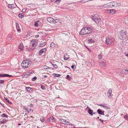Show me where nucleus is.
I'll return each mask as SVG.
<instances>
[{
    "mask_svg": "<svg viewBox=\"0 0 128 128\" xmlns=\"http://www.w3.org/2000/svg\"><path fill=\"white\" fill-rule=\"evenodd\" d=\"M92 29L88 27L83 28L80 32L79 34L81 36L90 34L92 32Z\"/></svg>",
    "mask_w": 128,
    "mask_h": 128,
    "instance_id": "1",
    "label": "nucleus"
},
{
    "mask_svg": "<svg viewBox=\"0 0 128 128\" xmlns=\"http://www.w3.org/2000/svg\"><path fill=\"white\" fill-rule=\"evenodd\" d=\"M126 32L124 30H121L118 34V38L121 40H125L127 38Z\"/></svg>",
    "mask_w": 128,
    "mask_h": 128,
    "instance_id": "2",
    "label": "nucleus"
},
{
    "mask_svg": "<svg viewBox=\"0 0 128 128\" xmlns=\"http://www.w3.org/2000/svg\"><path fill=\"white\" fill-rule=\"evenodd\" d=\"M114 40V38H112L107 37L106 38L105 44L108 45H109L113 42Z\"/></svg>",
    "mask_w": 128,
    "mask_h": 128,
    "instance_id": "3",
    "label": "nucleus"
},
{
    "mask_svg": "<svg viewBox=\"0 0 128 128\" xmlns=\"http://www.w3.org/2000/svg\"><path fill=\"white\" fill-rule=\"evenodd\" d=\"M34 40H32L31 41V44L30 45V49L33 50L37 45V42L35 41Z\"/></svg>",
    "mask_w": 128,
    "mask_h": 128,
    "instance_id": "4",
    "label": "nucleus"
},
{
    "mask_svg": "<svg viewBox=\"0 0 128 128\" xmlns=\"http://www.w3.org/2000/svg\"><path fill=\"white\" fill-rule=\"evenodd\" d=\"M30 65L31 64H30V63H27L24 61H23L21 64V66L24 68H27L28 66H30Z\"/></svg>",
    "mask_w": 128,
    "mask_h": 128,
    "instance_id": "5",
    "label": "nucleus"
},
{
    "mask_svg": "<svg viewBox=\"0 0 128 128\" xmlns=\"http://www.w3.org/2000/svg\"><path fill=\"white\" fill-rule=\"evenodd\" d=\"M104 57L102 54H99L98 55V58L99 60L98 61H102V60L104 59Z\"/></svg>",
    "mask_w": 128,
    "mask_h": 128,
    "instance_id": "6",
    "label": "nucleus"
},
{
    "mask_svg": "<svg viewBox=\"0 0 128 128\" xmlns=\"http://www.w3.org/2000/svg\"><path fill=\"white\" fill-rule=\"evenodd\" d=\"M46 51V48L42 49L39 51L38 52L39 54L40 55H41L42 54L44 53Z\"/></svg>",
    "mask_w": 128,
    "mask_h": 128,
    "instance_id": "7",
    "label": "nucleus"
},
{
    "mask_svg": "<svg viewBox=\"0 0 128 128\" xmlns=\"http://www.w3.org/2000/svg\"><path fill=\"white\" fill-rule=\"evenodd\" d=\"M12 76L11 75H9L8 74H0V77H10Z\"/></svg>",
    "mask_w": 128,
    "mask_h": 128,
    "instance_id": "8",
    "label": "nucleus"
},
{
    "mask_svg": "<svg viewBox=\"0 0 128 128\" xmlns=\"http://www.w3.org/2000/svg\"><path fill=\"white\" fill-rule=\"evenodd\" d=\"M104 61L105 60H104ZM100 63V64L101 66H102V67H104L106 66V63L105 61H102L100 62L98 61Z\"/></svg>",
    "mask_w": 128,
    "mask_h": 128,
    "instance_id": "9",
    "label": "nucleus"
},
{
    "mask_svg": "<svg viewBox=\"0 0 128 128\" xmlns=\"http://www.w3.org/2000/svg\"><path fill=\"white\" fill-rule=\"evenodd\" d=\"M116 12V10L114 9L110 10L109 11V14H114Z\"/></svg>",
    "mask_w": 128,
    "mask_h": 128,
    "instance_id": "10",
    "label": "nucleus"
},
{
    "mask_svg": "<svg viewBox=\"0 0 128 128\" xmlns=\"http://www.w3.org/2000/svg\"><path fill=\"white\" fill-rule=\"evenodd\" d=\"M46 42H42L41 41L40 43V44L39 45V47H42L44 46L46 44Z\"/></svg>",
    "mask_w": 128,
    "mask_h": 128,
    "instance_id": "11",
    "label": "nucleus"
},
{
    "mask_svg": "<svg viewBox=\"0 0 128 128\" xmlns=\"http://www.w3.org/2000/svg\"><path fill=\"white\" fill-rule=\"evenodd\" d=\"M52 20H53V18L52 17H49L47 19V21L51 23H52Z\"/></svg>",
    "mask_w": 128,
    "mask_h": 128,
    "instance_id": "12",
    "label": "nucleus"
},
{
    "mask_svg": "<svg viewBox=\"0 0 128 128\" xmlns=\"http://www.w3.org/2000/svg\"><path fill=\"white\" fill-rule=\"evenodd\" d=\"M112 90L110 89L108 92V96L109 98H110V96H111V94H112Z\"/></svg>",
    "mask_w": 128,
    "mask_h": 128,
    "instance_id": "13",
    "label": "nucleus"
},
{
    "mask_svg": "<svg viewBox=\"0 0 128 128\" xmlns=\"http://www.w3.org/2000/svg\"><path fill=\"white\" fill-rule=\"evenodd\" d=\"M109 115L108 114H107L106 115H105L103 117V118L104 120V121H105L107 120H108L109 118Z\"/></svg>",
    "mask_w": 128,
    "mask_h": 128,
    "instance_id": "14",
    "label": "nucleus"
},
{
    "mask_svg": "<svg viewBox=\"0 0 128 128\" xmlns=\"http://www.w3.org/2000/svg\"><path fill=\"white\" fill-rule=\"evenodd\" d=\"M97 112L99 114L101 115H104V112H103L102 110L100 109H98L97 111Z\"/></svg>",
    "mask_w": 128,
    "mask_h": 128,
    "instance_id": "15",
    "label": "nucleus"
},
{
    "mask_svg": "<svg viewBox=\"0 0 128 128\" xmlns=\"http://www.w3.org/2000/svg\"><path fill=\"white\" fill-rule=\"evenodd\" d=\"M26 89L28 91L30 92H32L33 90V89L32 88L29 87H26Z\"/></svg>",
    "mask_w": 128,
    "mask_h": 128,
    "instance_id": "16",
    "label": "nucleus"
},
{
    "mask_svg": "<svg viewBox=\"0 0 128 128\" xmlns=\"http://www.w3.org/2000/svg\"><path fill=\"white\" fill-rule=\"evenodd\" d=\"M88 112L91 115L93 116V111L91 110L90 108H89V109L88 110Z\"/></svg>",
    "mask_w": 128,
    "mask_h": 128,
    "instance_id": "17",
    "label": "nucleus"
},
{
    "mask_svg": "<svg viewBox=\"0 0 128 128\" xmlns=\"http://www.w3.org/2000/svg\"><path fill=\"white\" fill-rule=\"evenodd\" d=\"M67 54H64V60H66L68 59L69 58V56H67L66 57V56H67Z\"/></svg>",
    "mask_w": 128,
    "mask_h": 128,
    "instance_id": "18",
    "label": "nucleus"
},
{
    "mask_svg": "<svg viewBox=\"0 0 128 128\" xmlns=\"http://www.w3.org/2000/svg\"><path fill=\"white\" fill-rule=\"evenodd\" d=\"M23 45L22 43H20L19 46L18 48L20 49V50L22 51L23 50Z\"/></svg>",
    "mask_w": 128,
    "mask_h": 128,
    "instance_id": "19",
    "label": "nucleus"
},
{
    "mask_svg": "<svg viewBox=\"0 0 128 128\" xmlns=\"http://www.w3.org/2000/svg\"><path fill=\"white\" fill-rule=\"evenodd\" d=\"M16 27L17 29V30L19 32H20V30L19 28V26H18V23H16Z\"/></svg>",
    "mask_w": 128,
    "mask_h": 128,
    "instance_id": "20",
    "label": "nucleus"
},
{
    "mask_svg": "<svg viewBox=\"0 0 128 128\" xmlns=\"http://www.w3.org/2000/svg\"><path fill=\"white\" fill-rule=\"evenodd\" d=\"M97 16H96V20L97 22H96V23L98 24V23L99 22L100 20V18L97 15H96Z\"/></svg>",
    "mask_w": 128,
    "mask_h": 128,
    "instance_id": "21",
    "label": "nucleus"
},
{
    "mask_svg": "<svg viewBox=\"0 0 128 128\" xmlns=\"http://www.w3.org/2000/svg\"><path fill=\"white\" fill-rule=\"evenodd\" d=\"M23 61H24L26 63H30V64L32 63V61H31L30 59H26L25 60H24Z\"/></svg>",
    "mask_w": 128,
    "mask_h": 128,
    "instance_id": "22",
    "label": "nucleus"
},
{
    "mask_svg": "<svg viewBox=\"0 0 128 128\" xmlns=\"http://www.w3.org/2000/svg\"><path fill=\"white\" fill-rule=\"evenodd\" d=\"M94 41L92 39H89L88 40V43L91 44L94 43Z\"/></svg>",
    "mask_w": 128,
    "mask_h": 128,
    "instance_id": "23",
    "label": "nucleus"
},
{
    "mask_svg": "<svg viewBox=\"0 0 128 128\" xmlns=\"http://www.w3.org/2000/svg\"><path fill=\"white\" fill-rule=\"evenodd\" d=\"M66 120H64L63 119H61L60 120V122L63 124H65V122H66Z\"/></svg>",
    "mask_w": 128,
    "mask_h": 128,
    "instance_id": "24",
    "label": "nucleus"
},
{
    "mask_svg": "<svg viewBox=\"0 0 128 128\" xmlns=\"http://www.w3.org/2000/svg\"><path fill=\"white\" fill-rule=\"evenodd\" d=\"M24 15L23 14L20 13L18 14V16L20 18H22L24 16Z\"/></svg>",
    "mask_w": 128,
    "mask_h": 128,
    "instance_id": "25",
    "label": "nucleus"
},
{
    "mask_svg": "<svg viewBox=\"0 0 128 128\" xmlns=\"http://www.w3.org/2000/svg\"><path fill=\"white\" fill-rule=\"evenodd\" d=\"M96 16H97L96 15H94V16H92V20L94 21L95 19L96 18Z\"/></svg>",
    "mask_w": 128,
    "mask_h": 128,
    "instance_id": "26",
    "label": "nucleus"
},
{
    "mask_svg": "<svg viewBox=\"0 0 128 128\" xmlns=\"http://www.w3.org/2000/svg\"><path fill=\"white\" fill-rule=\"evenodd\" d=\"M102 6L103 8H109V6H108V5H107V4L104 5H103L102 6Z\"/></svg>",
    "mask_w": 128,
    "mask_h": 128,
    "instance_id": "27",
    "label": "nucleus"
},
{
    "mask_svg": "<svg viewBox=\"0 0 128 128\" xmlns=\"http://www.w3.org/2000/svg\"><path fill=\"white\" fill-rule=\"evenodd\" d=\"M115 3V2H110V5L112 7L116 6Z\"/></svg>",
    "mask_w": 128,
    "mask_h": 128,
    "instance_id": "28",
    "label": "nucleus"
},
{
    "mask_svg": "<svg viewBox=\"0 0 128 128\" xmlns=\"http://www.w3.org/2000/svg\"><path fill=\"white\" fill-rule=\"evenodd\" d=\"M66 79L69 80H70L72 79V78L70 76L68 75H67L66 76Z\"/></svg>",
    "mask_w": 128,
    "mask_h": 128,
    "instance_id": "29",
    "label": "nucleus"
},
{
    "mask_svg": "<svg viewBox=\"0 0 128 128\" xmlns=\"http://www.w3.org/2000/svg\"><path fill=\"white\" fill-rule=\"evenodd\" d=\"M1 116L2 117H5L6 118H7L8 117V116L6 115V114H2L1 115Z\"/></svg>",
    "mask_w": 128,
    "mask_h": 128,
    "instance_id": "30",
    "label": "nucleus"
},
{
    "mask_svg": "<svg viewBox=\"0 0 128 128\" xmlns=\"http://www.w3.org/2000/svg\"><path fill=\"white\" fill-rule=\"evenodd\" d=\"M12 4H8V7L10 8H12L14 7L13 6Z\"/></svg>",
    "mask_w": 128,
    "mask_h": 128,
    "instance_id": "31",
    "label": "nucleus"
},
{
    "mask_svg": "<svg viewBox=\"0 0 128 128\" xmlns=\"http://www.w3.org/2000/svg\"><path fill=\"white\" fill-rule=\"evenodd\" d=\"M50 46L52 48H53L55 47V44L53 42H52L50 44Z\"/></svg>",
    "mask_w": 128,
    "mask_h": 128,
    "instance_id": "32",
    "label": "nucleus"
},
{
    "mask_svg": "<svg viewBox=\"0 0 128 128\" xmlns=\"http://www.w3.org/2000/svg\"><path fill=\"white\" fill-rule=\"evenodd\" d=\"M40 119V121L42 122H43L44 121V117L43 116L41 117Z\"/></svg>",
    "mask_w": 128,
    "mask_h": 128,
    "instance_id": "33",
    "label": "nucleus"
},
{
    "mask_svg": "<svg viewBox=\"0 0 128 128\" xmlns=\"http://www.w3.org/2000/svg\"><path fill=\"white\" fill-rule=\"evenodd\" d=\"M44 68L45 69H48L49 68H50L46 66H43Z\"/></svg>",
    "mask_w": 128,
    "mask_h": 128,
    "instance_id": "34",
    "label": "nucleus"
},
{
    "mask_svg": "<svg viewBox=\"0 0 128 128\" xmlns=\"http://www.w3.org/2000/svg\"><path fill=\"white\" fill-rule=\"evenodd\" d=\"M110 106L109 105L106 106V105H105V108H105L107 110L110 109Z\"/></svg>",
    "mask_w": 128,
    "mask_h": 128,
    "instance_id": "35",
    "label": "nucleus"
},
{
    "mask_svg": "<svg viewBox=\"0 0 128 128\" xmlns=\"http://www.w3.org/2000/svg\"><path fill=\"white\" fill-rule=\"evenodd\" d=\"M34 25L36 26H38V24L37 22L36 21L34 22Z\"/></svg>",
    "mask_w": 128,
    "mask_h": 128,
    "instance_id": "36",
    "label": "nucleus"
},
{
    "mask_svg": "<svg viewBox=\"0 0 128 128\" xmlns=\"http://www.w3.org/2000/svg\"><path fill=\"white\" fill-rule=\"evenodd\" d=\"M50 122H52V121H53V120L54 119V117H50Z\"/></svg>",
    "mask_w": 128,
    "mask_h": 128,
    "instance_id": "37",
    "label": "nucleus"
},
{
    "mask_svg": "<svg viewBox=\"0 0 128 128\" xmlns=\"http://www.w3.org/2000/svg\"><path fill=\"white\" fill-rule=\"evenodd\" d=\"M54 74V76L55 77H59L60 76V74Z\"/></svg>",
    "mask_w": 128,
    "mask_h": 128,
    "instance_id": "38",
    "label": "nucleus"
},
{
    "mask_svg": "<svg viewBox=\"0 0 128 128\" xmlns=\"http://www.w3.org/2000/svg\"><path fill=\"white\" fill-rule=\"evenodd\" d=\"M115 5H116V6H120L121 5V4L119 3H118L116 2H115Z\"/></svg>",
    "mask_w": 128,
    "mask_h": 128,
    "instance_id": "39",
    "label": "nucleus"
},
{
    "mask_svg": "<svg viewBox=\"0 0 128 128\" xmlns=\"http://www.w3.org/2000/svg\"><path fill=\"white\" fill-rule=\"evenodd\" d=\"M36 79V76H34L32 78V81H34Z\"/></svg>",
    "mask_w": 128,
    "mask_h": 128,
    "instance_id": "40",
    "label": "nucleus"
},
{
    "mask_svg": "<svg viewBox=\"0 0 128 128\" xmlns=\"http://www.w3.org/2000/svg\"><path fill=\"white\" fill-rule=\"evenodd\" d=\"M54 21H55L54 22V21L53 22H52V23L55 24V23L57 22L58 21V19H55V20H54Z\"/></svg>",
    "mask_w": 128,
    "mask_h": 128,
    "instance_id": "41",
    "label": "nucleus"
},
{
    "mask_svg": "<svg viewBox=\"0 0 128 128\" xmlns=\"http://www.w3.org/2000/svg\"><path fill=\"white\" fill-rule=\"evenodd\" d=\"M41 86L42 89L43 90L45 89V88L44 86L42 85V84H41Z\"/></svg>",
    "mask_w": 128,
    "mask_h": 128,
    "instance_id": "42",
    "label": "nucleus"
},
{
    "mask_svg": "<svg viewBox=\"0 0 128 128\" xmlns=\"http://www.w3.org/2000/svg\"><path fill=\"white\" fill-rule=\"evenodd\" d=\"M125 55L128 57V52H126L124 53Z\"/></svg>",
    "mask_w": 128,
    "mask_h": 128,
    "instance_id": "43",
    "label": "nucleus"
},
{
    "mask_svg": "<svg viewBox=\"0 0 128 128\" xmlns=\"http://www.w3.org/2000/svg\"><path fill=\"white\" fill-rule=\"evenodd\" d=\"M6 102L10 104H12V103L9 101V100H7Z\"/></svg>",
    "mask_w": 128,
    "mask_h": 128,
    "instance_id": "44",
    "label": "nucleus"
},
{
    "mask_svg": "<svg viewBox=\"0 0 128 128\" xmlns=\"http://www.w3.org/2000/svg\"><path fill=\"white\" fill-rule=\"evenodd\" d=\"M4 82V80H0V83L2 84Z\"/></svg>",
    "mask_w": 128,
    "mask_h": 128,
    "instance_id": "45",
    "label": "nucleus"
},
{
    "mask_svg": "<svg viewBox=\"0 0 128 128\" xmlns=\"http://www.w3.org/2000/svg\"><path fill=\"white\" fill-rule=\"evenodd\" d=\"M110 3H109L107 4V5H108V6H109V8L112 7L110 5Z\"/></svg>",
    "mask_w": 128,
    "mask_h": 128,
    "instance_id": "46",
    "label": "nucleus"
},
{
    "mask_svg": "<svg viewBox=\"0 0 128 128\" xmlns=\"http://www.w3.org/2000/svg\"><path fill=\"white\" fill-rule=\"evenodd\" d=\"M2 121H3V122H4V123H5L7 121V120L5 119H4L2 120Z\"/></svg>",
    "mask_w": 128,
    "mask_h": 128,
    "instance_id": "47",
    "label": "nucleus"
},
{
    "mask_svg": "<svg viewBox=\"0 0 128 128\" xmlns=\"http://www.w3.org/2000/svg\"><path fill=\"white\" fill-rule=\"evenodd\" d=\"M26 11L25 9H23L22 10V12L23 13H24Z\"/></svg>",
    "mask_w": 128,
    "mask_h": 128,
    "instance_id": "48",
    "label": "nucleus"
},
{
    "mask_svg": "<svg viewBox=\"0 0 128 128\" xmlns=\"http://www.w3.org/2000/svg\"><path fill=\"white\" fill-rule=\"evenodd\" d=\"M32 111V112L33 111V110H32L31 109H29V110H28V113H29V112H30V111Z\"/></svg>",
    "mask_w": 128,
    "mask_h": 128,
    "instance_id": "49",
    "label": "nucleus"
},
{
    "mask_svg": "<svg viewBox=\"0 0 128 128\" xmlns=\"http://www.w3.org/2000/svg\"><path fill=\"white\" fill-rule=\"evenodd\" d=\"M124 118H128V114H126L125 115H124Z\"/></svg>",
    "mask_w": 128,
    "mask_h": 128,
    "instance_id": "50",
    "label": "nucleus"
},
{
    "mask_svg": "<svg viewBox=\"0 0 128 128\" xmlns=\"http://www.w3.org/2000/svg\"><path fill=\"white\" fill-rule=\"evenodd\" d=\"M54 67L55 68H58V66L57 65L55 64V65H54Z\"/></svg>",
    "mask_w": 128,
    "mask_h": 128,
    "instance_id": "51",
    "label": "nucleus"
},
{
    "mask_svg": "<svg viewBox=\"0 0 128 128\" xmlns=\"http://www.w3.org/2000/svg\"><path fill=\"white\" fill-rule=\"evenodd\" d=\"M69 124V123L68 122L66 121V122H65V124H66V125H68Z\"/></svg>",
    "mask_w": 128,
    "mask_h": 128,
    "instance_id": "52",
    "label": "nucleus"
},
{
    "mask_svg": "<svg viewBox=\"0 0 128 128\" xmlns=\"http://www.w3.org/2000/svg\"><path fill=\"white\" fill-rule=\"evenodd\" d=\"M110 10H106V12L107 13H108L109 14V11Z\"/></svg>",
    "mask_w": 128,
    "mask_h": 128,
    "instance_id": "53",
    "label": "nucleus"
},
{
    "mask_svg": "<svg viewBox=\"0 0 128 128\" xmlns=\"http://www.w3.org/2000/svg\"><path fill=\"white\" fill-rule=\"evenodd\" d=\"M54 3L56 4H59V3H58V1H57V0H56V1L55 2H54Z\"/></svg>",
    "mask_w": 128,
    "mask_h": 128,
    "instance_id": "54",
    "label": "nucleus"
},
{
    "mask_svg": "<svg viewBox=\"0 0 128 128\" xmlns=\"http://www.w3.org/2000/svg\"><path fill=\"white\" fill-rule=\"evenodd\" d=\"M39 36V35H38L35 36V37L36 38H37Z\"/></svg>",
    "mask_w": 128,
    "mask_h": 128,
    "instance_id": "55",
    "label": "nucleus"
},
{
    "mask_svg": "<svg viewBox=\"0 0 128 128\" xmlns=\"http://www.w3.org/2000/svg\"><path fill=\"white\" fill-rule=\"evenodd\" d=\"M105 105L104 104H102V106L104 108H105Z\"/></svg>",
    "mask_w": 128,
    "mask_h": 128,
    "instance_id": "56",
    "label": "nucleus"
},
{
    "mask_svg": "<svg viewBox=\"0 0 128 128\" xmlns=\"http://www.w3.org/2000/svg\"><path fill=\"white\" fill-rule=\"evenodd\" d=\"M0 124H4V122L2 121V120L0 122Z\"/></svg>",
    "mask_w": 128,
    "mask_h": 128,
    "instance_id": "57",
    "label": "nucleus"
},
{
    "mask_svg": "<svg viewBox=\"0 0 128 128\" xmlns=\"http://www.w3.org/2000/svg\"><path fill=\"white\" fill-rule=\"evenodd\" d=\"M33 105V104H30V107H32Z\"/></svg>",
    "mask_w": 128,
    "mask_h": 128,
    "instance_id": "58",
    "label": "nucleus"
},
{
    "mask_svg": "<svg viewBox=\"0 0 128 128\" xmlns=\"http://www.w3.org/2000/svg\"><path fill=\"white\" fill-rule=\"evenodd\" d=\"M71 68H72V69H73L74 67V65H72V66H71Z\"/></svg>",
    "mask_w": 128,
    "mask_h": 128,
    "instance_id": "59",
    "label": "nucleus"
},
{
    "mask_svg": "<svg viewBox=\"0 0 128 128\" xmlns=\"http://www.w3.org/2000/svg\"><path fill=\"white\" fill-rule=\"evenodd\" d=\"M99 120L101 122H103V121H104L103 120H102L101 119H99Z\"/></svg>",
    "mask_w": 128,
    "mask_h": 128,
    "instance_id": "60",
    "label": "nucleus"
},
{
    "mask_svg": "<svg viewBox=\"0 0 128 128\" xmlns=\"http://www.w3.org/2000/svg\"><path fill=\"white\" fill-rule=\"evenodd\" d=\"M56 0L58 1V3H59L60 2V0Z\"/></svg>",
    "mask_w": 128,
    "mask_h": 128,
    "instance_id": "61",
    "label": "nucleus"
},
{
    "mask_svg": "<svg viewBox=\"0 0 128 128\" xmlns=\"http://www.w3.org/2000/svg\"><path fill=\"white\" fill-rule=\"evenodd\" d=\"M48 77V76L45 75L44 76V78H47Z\"/></svg>",
    "mask_w": 128,
    "mask_h": 128,
    "instance_id": "62",
    "label": "nucleus"
},
{
    "mask_svg": "<svg viewBox=\"0 0 128 128\" xmlns=\"http://www.w3.org/2000/svg\"><path fill=\"white\" fill-rule=\"evenodd\" d=\"M97 20H96V18L95 19V20H94V21L96 23V22H97V21H96Z\"/></svg>",
    "mask_w": 128,
    "mask_h": 128,
    "instance_id": "63",
    "label": "nucleus"
},
{
    "mask_svg": "<svg viewBox=\"0 0 128 128\" xmlns=\"http://www.w3.org/2000/svg\"><path fill=\"white\" fill-rule=\"evenodd\" d=\"M28 108H26L25 109V110H26L27 112H28Z\"/></svg>",
    "mask_w": 128,
    "mask_h": 128,
    "instance_id": "64",
    "label": "nucleus"
}]
</instances>
